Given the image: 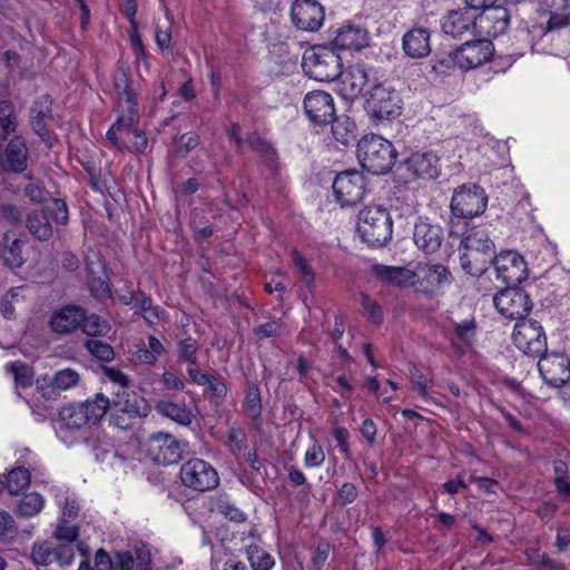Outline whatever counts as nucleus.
I'll return each mask as SVG.
<instances>
[{
    "label": "nucleus",
    "instance_id": "f257e3e1",
    "mask_svg": "<svg viewBox=\"0 0 570 570\" xmlns=\"http://www.w3.org/2000/svg\"><path fill=\"white\" fill-rule=\"evenodd\" d=\"M367 47V38H333L330 46L315 45L307 49L302 67L316 81H332L341 75L343 61H348Z\"/></svg>",
    "mask_w": 570,
    "mask_h": 570
},
{
    "label": "nucleus",
    "instance_id": "f03ea898",
    "mask_svg": "<svg viewBox=\"0 0 570 570\" xmlns=\"http://www.w3.org/2000/svg\"><path fill=\"white\" fill-rule=\"evenodd\" d=\"M115 111L117 119L109 128L106 137L119 149L129 148L131 136L138 120L136 94L125 70L119 69L114 77Z\"/></svg>",
    "mask_w": 570,
    "mask_h": 570
},
{
    "label": "nucleus",
    "instance_id": "7ed1b4c3",
    "mask_svg": "<svg viewBox=\"0 0 570 570\" xmlns=\"http://www.w3.org/2000/svg\"><path fill=\"white\" fill-rule=\"evenodd\" d=\"M109 404V399L99 393L85 403L61 407L55 426L57 436L68 446L78 443L82 439L81 429L89 423H98L105 416Z\"/></svg>",
    "mask_w": 570,
    "mask_h": 570
},
{
    "label": "nucleus",
    "instance_id": "20e7f679",
    "mask_svg": "<svg viewBox=\"0 0 570 570\" xmlns=\"http://www.w3.org/2000/svg\"><path fill=\"white\" fill-rule=\"evenodd\" d=\"M356 232L368 246L385 245L392 238L393 232L389 210L381 205L366 206L357 215Z\"/></svg>",
    "mask_w": 570,
    "mask_h": 570
},
{
    "label": "nucleus",
    "instance_id": "39448f33",
    "mask_svg": "<svg viewBox=\"0 0 570 570\" xmlns=\"http://www.w3.org/2000/svg\"><path fill=\"white\" fill-rule=\"evenodd\" d=\"M361 166L373 175L387 173L396 159V151L391 141L379 136L363 137L356 148Z\"/></svg>",
    "mask_w": 570,
    "mask_h": 570
},
{
    "label": "nucleus",
    "instance_id": "423d86ee",
    "mask_svg": "<svg viewBox=\"0 0 570 570\" xmlns=\"http://www.w3.org/2000/svg\"><path fill=\"white\" fill-rule=\"evenodd\" d=\"M68 222V208L61 199H49L46 205L31 212L27 217V227L40 240L49 239L53 234V225Z\"/></svg>",
    "mask_w": 570,
    "mask_h": 570
},
{
    "label": "nucleus",
    "instance_id": "0eeeda50",
    "mask_svg": "<svg viewBox=\"0 0 570 570\" xmlns=\"http://www.w3.org/2000/svg\"><path fill=\"white\" fill-rule=\"evenodd\" d=\"M401 95L392 87L375 85L365 100V110L375 122L392 120L402 112Z\"/></svg>",
    "mask_w": 570,
    "mask_h": 570
},
{
    "label": "nucleus",
    "instance_id": "6e6552de",
    "mask_svg": "<svg viewBox=\"0 0 570 570\" xmlns=\"http://www.w3.org/2000/svg\"><path fill=\"white\" fill-rule=\"evenodd\" d=\"M411 283L409 286L415 293L433 295L442 286L450 284L452 276L448 268L441 264L417 263L411 268Z\"/></svg>",
    "mask_w": 570,
    "mask_h": 570
},
{
    "label": "nucleus",
    "instance_id": "1a4fd4ad",
    "mask_svg": "<svg viewBox=\"0 0 570 570\" xmlns=\"http://www.w3.org/2000/svg\"><path fill=\"white\" fill-rule=\"evenodd\" d=\"M488 205L485 190L476 184H463L454 189L451 210L456 217L472 218L481 215Z\"/></svg>",
    "mask_w": 570,
    "mask_h": 570
},
{
    "label": "nucleus",
    "instance_id": "9d476101",
    "mask_svg": "<svg viewBox=\"0 0 570 570\" xmlns=\"http://www.w3.org/2000/svg\"><path fill=\"white\" fill-rule=\"evenodd\" d=\"M512 341L518 350L533 357L547 351V337L541 324L535 320H520L514 325Z\"/></svg>",
    "mask_w": 570,
    "mask_h": 570
},
{
    "label": "nucleus",
    "instance_id": "9b49d317",
    "mask_svg": "<svg viewBox=\"0 0 570 570\" xmlns=\"http://www.w3.org/2000/svg\"><path fill=\"white\" fill-rule=\"evenodd\" d=\"M335 200L342 207H352L358 204L367 191L365 177L357 170L340 173L333 184Z\"/></svg>",
    "mask_w": 570,
    "mask_h": 570
},
{
    "label": "nucleus",
    "instance_id": "f8f14e48",
    "mask_svg": "<svg viewBox=\"0 0 570 570\" xmlns=\"http://www.w3.org/2000/svg\"><path fill=\"white\" fill-rule=\"evenodd\" d=\"M179 476L183 484L195 491H208L219 483L217 471L205 460L190 459L181 464Z\"/></svg>",
    "mask_w": 570,
    "mask_h": 570
},
{
    "label": "nucleus",
    "instance_id": "ddd939ff",
    "mask_svg": "<svg viewBox=\"0 0 570 570\" xmlns=\"http://www.w3.org/2000/svg\"><path fill=\"white\" fill-rule=\"evenodd\" d=\"M494 53L490 38H474L456 48L451 60L461 69H473L487 62Z\"/></svg>",
    "mask_w": 570,
    "mask_h": 570
},
{
    "label": "nucleus",
    "instance_id": "4468645a",
    "mask_svg": "<svg viewBox=\"0 0 570 570\" xmlns=\"http://www.w3.org/2000/svg\"><path fill=\"white\" fill-rule=\"evenodd\" d=\"M492 266L498 279L507 285H518L528 277L524 258L514 250H502L494 256Z\"/></svg>",
    "mask_w": 570,
    "mask_h": 570
},
{
    "label": "nucleus",
    "instance_id": "2eb2a0df",
    "mask_svg": "<svg viewBox=\"0 0 570 570\" xmlns=\"http://www.w3.org/2000/svg\"><path fill=\"white\" fill-rule=\"evenodd\" d=\"M493 304L502 316L511 320H522L532 307L528 294L515 288L514 285L495 294Z\"/></svg>",
    "mask_w": 570,
    "mask_h": 570
},
{
    "label": "nucleus",
    "instance_id": "dca6fc26",
    "mask_svg": "<svg viewBox=\"0 0 570 570\" xmlns=\"http://www.w3.org/2000/svg\"><path fill=\"white\" fill-rule=\"evenodd\" d=\"M303 108L306 117L315 125L332 124L336 117L334 99L324 90H314L305 95Z\"/></svg>",
    "mask_w": 570,
    "mask_h": 570
},
{
    "label": "nucleus",
    "instance_id": "f3484780",
    "mask_svg": "<svg viewBox=\"0 0 570 570\" xmlns=\"http://www.w3.org/2000/svg\"><path fill=\"white\" fill-rule=\"evenodd\" d=\"M538 370L543 381L554 387H561L570 380V358L561 353L539 356Z\"/></svg>",
    "mask_w": 570,
    "mask_h": 570
},
{
    "label": "nucleus",
    "instance_id": "a211bd4d",
    "mask_svg": "<svg viewBox=\"0 0 570 570\" xmlns=\"http://www.w3.org/2000/svg\"><path fill=\"white\" fill-rule=\"evenodd\" d=\"M291 17L297 30L315 32L324 21V9L315 0H296L292 6Z\"/></svg>",
    "mask_w": 570,
    "mask_h": 570
},
{
    "label": "nucleus",
    "instance_id": "6ab92c4d",
    "mask_svg": "<svg viewBox=\"0 0 570 570\" xmlns=\"http://www.w3.org/2000/svg\"><path fill=\"white\" fill-rule=\"evenodd\" d=\"M147 451L154 462L164 465L176 463L181 454L179 442L165 433L150 436Z\"/></svg>",
    "mask_w": 570,
    "mask_h": 570
},
{
    "label": "nucleus",
    "instance_id": "aec40b11",
    "mask_svg": "<svg viewBox=\"0 0 570 570\" xmlns=\"http://www.w3.org/2000/svg\"><path fill=\"white\" fill-rule=\"evenodd\" d=\"M413 240L421 250L433 254L441 247L443 229L439 224L420 217L414 225Z\"/></svg>",
    "mask_w": 570,
    "mask_h": 570
},
{
    "label": "nucleus",
    "instance_id": "412c9836",
    "mask_svg": "<svg viewBox=\"0 0 570 570\" xmlns=\"http://www.w3.org/2000/svg\"><path fill=\"white\" fill-rule=\"evenodd\" d=\"M406 169L416 178L435 179L441 173L440 158L432 151H416L405 160Z\"/></svg>",
    "mask_w": 570,
    "mask_h": 570
},
{
    "label": "nucleus",
    "instance_id": "4be33fe9",
    "mask_svg": "<svg viewBox=\"0 0 570 570\" xmlns=\"http://www.w3.org/2000/svg\"><path fill=\"white\" fill-rule=\"evenodd\" d=\"M370 81V75L365 66L356 65L342 75L338 82V92L344 99L357 98Z\"/></svg>",
    "mask_w": 570,
    "mask_h": 570
},
{
    "label": "nucleus",
    "instance_id": "5701e85b",
    "mask_svg": "<svg viewBox=\"0 0 570 570\" xmlns=\"http://www.w3.org/2000/svg\"><path fill=\"white\" fill-rule=\"evenodd\" d=\"M548 8L543 13L546 32H560L570 24V0H542Z\"/></svg>",
    "mask_w": 570,
    "mask_h": 570
},
{
    "label": "nucleus",
    "instance_id": "b1692460",
    "mask_svg": "<svg viewBox=\"0 0 570 570\" xmlns=\"http://www.w3.org/2000/svg\"><path fill=\"white\" fill-rule=\"evenodd\" d=\"M475 14L468 10L450 11L442 19V31L445 36H462L475 32Z\"/></svg>",
    "mask_w": 570,
    "mask_h": 570
},
{
    "label": "nucleus",
    "instance_id": "393cba45",
    "mask_svg": "<svg viewBox=\"0 0 570 570\" xmlns=\"http://www.w3.org/2000/svg\"><path fill=\"white\" fill-rule=\"evenodd\" d=\"M411 268L406 266H387L374 264L371 266V275L387 286L404 287L411 283Z\"/></svg>",
    "mask_w": 570,
    "mask_h": 570
},
{
    "label": "nucleus",
    "instance_id": "a878e982",
    "mask_svg": "<svg viewBox=\"0 0 570 570\" xmlns=\"http://www.w3.org/2000/svg\"><path fill=\"white\" fill-rule=\"evenodd\" d=\"M248 535L247 540H249V542L245 543L244 548L252 569L272 570L275 566V559L259 546V539L256 537V530L250 528ZM243 541H246V538H244Z\"/></svg>",
    "mask_w": 570,
    "mask_h": 570
},
{
    "label": "nucleus",
    "instance_id": "bb28decb",
    "mask_svg": "<svg viewBox=\"0 0 570 570\" xmlns=\"http://www.w3.org/2000/svg\"><path fill=\"white\" fill-rule=\"evenodd\" d=\"M28 149L24 139L20 136L13 137L8 144L1 159V166L6 170L21 173L27 168Z\"/></svg>",
    "mask_w": 570,
    "mask_h": 570
},
{
    "label": "nucleus",
    "instance_id": "cd10ccee",
    "mask_svg": "<svg viewBox=\"0 0 570 570\" xmlns=\"http://www.w3.org/2000/svg\"><path fill=\"white\" fill-rule=\"evenodd\" d=\"M51 118V100L48 96H42L36 100L31 107V125L48 147L52 146L47 120Z\"/></svg>",
    "mask_w": 570,
    "mask_h": 570
},
{
    "label": "nucleus",
    "instance_id": "c85d7f7f",
    "mask_svg": "<svg viewBox=\"0 0 570 570\" xmlns=\"http://www.w3.org/2000/svg\"><path fill=\"white\" fill-rule=\"evenodd\" d=\"M82 320L83 309L75 305H68L53 313L50 326L57 333H69L77 330Z\"/></svg>",
    "mask_w": 570,
    "mask_h": 570
},
{
    "label": "nucleus",
    "instance_id": "c756f323",
    "mask_svg": "<svg viewBox=\"0 0 570 570\" xmlns=\"http://www.w3.org/2000/svg\"><path fill=\"white\" fill-rule=\"evenodd\" d=\"M134 348L135 360L147 365L155 364L166 353L164 344L153 335L148 336L147 343L136 344Z\"/></svg>",
    "mask_w": 570,
    "mask_h": 570
},
{
    "label": "nucleus",
    "instance_id": "7c9ffc66",
    "mask_svg": "<svg viewBox=\"0 0 570 570\" xmlns=\"http://www.w3.org/2000/svg\"><path fill=\"white\" fill-rule=\"evenodd\" d=\"M494 250L484 252H464L460 257L462 268L472 276L482 275L488 265L492 264Z\"/></svg>",
    "mask_w": 570,
    "mask_h": 570
},
{
    "label": "nucleus",
    "instance_id": "2f4dec72",
    "mask_svg": "<svg viewBox=\"0 0 570 570\" xmlns=\"http://www.w3.org/2000/svg\"><path fill=\"white\" fill-rule=\"evenodd\" d=\"M132 564V558L128 554L117 553L115 558L111 559L102 549L96 552L97 570H131Z\"/></svg>",
    "mask_w": 570,
    "mask_h": 570
},
{
    "label": "nucleus",
    "instance_id": "473e14b6",
    "mask_svg": "<svg viewBox=\"0 0 570 570\" xmlns=\"http://www.w3.org/2000/svg\"><path fill=\"white\" fill-rule=\"evenodd\" d=\"M156 410L161 415L167 416L181 425H188L191 423L193 413L184 405L169 401H161L157 403Z\"/></svg>",
    "mask_w": 570,
    "mask_h": 570
},
{
    "label": "nucleus",
    "instance_id": "72a5a7b5",
    "mask_svg": "<svg viewBox=\"0 0 570 570\" xmlns=\"http://www.w3.org/2000/svg\"><path fill=\"white\" fill-rule=\"evenodd\" d=\"M475 336V325L473 321H463L455 324L452 337L453 346L458 347L461 353L469 348Z\"/></svg>",
    "mask_w": 570,
    "mask_h": 570
},
{
    "label": "nucleus",
    "instance_id": "f704fd0d",
    "mask_svg": "<svg viewBox=\"0 0 570 570\" xmlns=\"http://www.w3.org/2000/svg\"><path fill=\"white\" fill-rule=\"evenodd\" d=\"M31 558L36 564L46 566L52 561H58L61 566H68L72 562V554L68 551V558L62 559L56 556L48 543L36 544L31 552Z\"/></svg>",
    "mask_w": 570,
    "mask_h": 570
},
{
    "label": "nucleus",
    "instance_id": "c9c22d12",
    "mask_svg": "<svg viewBox=\"0 0 570 570\" xmlns=\"http://www.w3.org/2000/svg\"><path fill=\"white\" fill-rule=\"evenodd\" d=\"M402 49L406 57L421 59L430 55L432 47L430 38H402Z\"/></svg>",
    "mask_w": 570,
    "mask_h": 570
},
{
    "label": "nucleus",
    "instance_id": "e433bc0d",
    "mask_svg": "<svg viewBox=\"0 0 570 570\" xmlns=\"http://www.w3.org/2000/svg\"><path fill=\"white\" fill-rule=\"evenodd\" d=\"M45 507V499L37 492H31L21 498L17 504V513L22 518H32L40 513Z\"/></svg>",
    "mask_w": 570,
    "mask_h": 570
},
{
    "label": "nucleus",
    "instance_id": "4c0bfd02",
    "mask_svg": "<svg viewBox=\"0 0 570 570\" xmlns=\"http://www.w3.org/2000/svg\"><path fill=\"white\" fill-rule=\"evenodd\" d=\"M465 252L494 250L492 240L484 230L478 229L470 232L462 240Z\"/></svg>",
    "mask_w": 570,
    "mask_h": 570
},
{
    "label": "nucleus",
    "instance_id": "58836bf2",
    "mask_svg": "<svg viewBox=\"0 0 570 570\" xmlns=\"http://www.w3.org/2000/svg\"><path fill=\"white\" fill-rule=\"evenodd\" d=\"M30 480L29 470L18 466L9 471L6 479V485L11 494H19L29 487Z\"/></svg>",
    "mask_w": 570,
    "mask_h": 570
},
{
    "label": "nucleus",
    "instance_id": "ea45409f",
    "mask_svg": "<svg viewBox=\"0 0 570 570\" xmlns=\"http://www.w3.org/2000/svg\"><path fill=\"white\" fill-rule=\"evenodd\" d=\"M114 394L115 397L112 400V403L118 411L127 414L129 417L140 416V411L138 405L136 404L135 395L130 393L128 389L124 391L114 392Z\"/></svg>",
    "mask_w": 570,
    "mask_h": 570
},
{
    "label": "nucleus",
    "instance_id": "a19ab883",
    "mask_svg": "<svg viewBox=\"0 0 570 570\" xmlns=\"http://www.w3.org/2000/svg\"><path fill=\"white\" fill-rule=\"evenodd\" d=\"M292 261L294 267L297 269V273L301 279L305 283L308 291H313L315 286V273L313 271L312 265L297 250L292 252Z\"/></svg>",
    "mask_w": 570,
    "mask_h": 570
},
{
    "label": "nucleus",
    "instance_id": "79ce46f5",
    "mask_svg": "<svg viewBox=\"0 0 570 570\" xmlns=\"http://www.w3.org/2000/svg\"><path fill=\"white\" fill-rule=\"evenodd\" d=\"M531 564L539 566L540 570H564L562 563L551 559L548 554L540 552L537 548H528L524 551Z\"/></svg>",
    "mask_w": 570,
    "mask_h": 570
},
{
    "label": "nucleus",
    "instance_id": "37998d69",
    "mask_svg": "<svg viewBox=\"0 0 570 570\" xmlns=\"http://www.w3.org/2000/svg\"><path fill=\"white\" fill-rule=\"evenodd\" d=\"M82 332L89 336H102L107 335L110 331L109 324L97 315L86 316L83 313V320L80 326Z\"/></svg>",
    "mask_w": 570,
    "mask_h": 570
},
{
    "label": "nucleus",
    "instance_id": "c03bdc74",
    "mask_svg": "<svg viewBox=\"0 0 570 570\" xmlns=\"http://www.w3.org/2000/svg\"><path fill=\"white\" fill-rule=\"evenodd\" d=\"M7 371L11 372L17 385L22 387L30 386L33 382L32 368L22 362H13L6 366Z\"/></svg>",
    "mask_w": 570,
    "mask_h": 570
},
{
    "label": "nucleus",
    "instance_id": "a18cd8bd",
    "mask_svg": "<svg viewBox=\"0 0 570 570\" xmlns=\"http://www.w3.org/2000/svg\"><path fill=\"white\" fill-rule=\"evenodd\" d=\"M18 121L12 104L8 100L0 101V126L7 137L16 131Z\"/></svg>",
    "mask_w": 570,
    "mask_h": 570
},
{
    "label": "nucleus",
    "instance_id": "49530a36",
    "mask_svg": "<svg viewBox=\"0 0 570 570\" xmlns=\"http://www.w3.org/2000/svg\"><path fill=\"white\" fill-rule=\"evenodd\" d=\"M79 381V373L68 367L60 370L55 374L52 385L58 390L66 391L78 385Z\"/></svg>",
    "mask_w": 570,
    "mask_h": 570
},
{
    "label": "nucleus",
    "instance_id": "de8ad7c7",
    "mask_svg": "<svg viewBox=\"0 0 570 570\" xmlns=\"http://www.w3.org/2000/svg\"><path fill=\"white\" fill-rule=\"evenodd\" d=\"M1 256L9 267H19L22 265L23 259L21 255V242L13 238L10 246L2 249Z\"/></svg>",
    "mask_w": 570,
    "mask_h": 570
},
{
    "label": "nucleus",
    "instance_id": "09e8293b",
    "mask_svg": "<svg viewBox=\"0 0 570 570\" xmlns=\"http://www.w3.org/2000/svg\"><path fill=\"white\" fill-rule=\"evenodd\" d=\"M325 461V452L322 445L314 440L304 454V465L308 469L320 468Z\"/></svg>",
    "mask_w": 570,
    "mask_h": 570
},
{
    "label": "nucleus",
    "instance_id": "8fccbe9b",
    "mask_svg": "<svg viewBox=\"0 0 570 570\" xmlns=\"http://www.w3.org/2000/svg\"><path fill=\"white\" fill-rule=\"evenodd\" d=\"M490 19L494 22L492 36H503L508 31L510 14L505 9L495 8Z\"/></svg>",
    "mask_w": 570,
    "mask_h": 570
},
{
    "label": "nucleus",
    "instance_id": "3c124183",
    "mask_svg": "<svg viewBox=\"0 0 570 570\" xmlns=\"http://www.w3.org/2000/svg\"><path fill=\"white\" fill-rule=\"evenodd\" d=\"M87 350L92 354L95 357L101 361H110L114 358V351L112 348L98 340H89L86 343Z\"/></svg>",
    "mask_w": 570,
    "mask_h": 570
},
{
    "label": "nucleus",
    "instance_id": "603ef678",
    "mask_svg": "<svg viewBox=\"0 0 570 570\" xmlns=\"http://www.w3.org/2000/svg\"><path fill=\"white\" fill-rule=\"evenodd\" d=\"M362 306L365 315L374 323H380L383 318L382 308L379 303L367 295L362 296Z\"/></svg>",
    "mask_w": 570,
    "mask_h": 570
},
{
    "label": "nucleus",
    "instance_id": "864d4df0",
    "mask_svg": "<svg viewBox=\"0 0 570 570\" xmlns=\"http://www.w3.org/2000/svg\"><path fill=\"white\" fill-rule=\"evenodd\" d=\"M411 382L414 389L417 391L419 395L425 401L431 400V396L428 392V380L423 376V374L415 367L411 370Z\"/></svg>",
    "mask_w": 570,
    "mask_h": 570
},
{
    "label": "nucleus",
    "instance_id": "5fc2aeb1",
    "mask_svg": "<svg viewBox=\"0 0 570 570\" xmlns=\"http://www.w3.org/2000/svg\"><path fill=\"white\" fill-rule=\"evenodd\" d=\"M217 510L232 521L240 522L245 520L244 513L228 501H220L217 504Z\"/></svg>",
    "mask_w": 570,
    "mask_h": 570
},
{
    "label": "nucleus",
    "instance_id": "6e6d98bb",
    "mask_svg": "<svg viewBox=\"0 0 570 570\" xmlns=\"http://www.w3.org/2000/svg\"><path fill=\"white\" fill-rule=\"evenodd\" d=\"M85 262L86 268L91 276H97L105 269L100 255L95 250H89L86 254Z\"/></svg>",
    "mask_w": 570,
    "mask_h": 570
},
{
    "label": "nucleus",
    "instance_id": "4d7b16f0",
    "mask_svg": "<svg viewBox=\"0 0 570 570\" xmlns=\"http://www.w3.org/2000/svg\"><path fill=\"white\" fill-rule=\"evenodd\" d=\"M105 375L108 377L110 382L118 385V391H124L129 387L130 380L121 371L115 367H106Z\"/></svg>",
    "mask_w": 570,
    "mask_h": 570
},
{
    "label": "nucleus",
    "instance_id": "13d9d810",
    "mask_svg": "<svg viewBox=\"0 0 570 570\" xmlns=\"http://www.w3.org/2000/svg\"><path fill=\"white\" fill-rule=\"evenodd\" d=\"M248 144L254 150H257V151L262 153L263 155H265L268 161L274 163L275 153H274L273 148L266 141H264L261 137H258L256 135L250 136L248 138Z\"/></svg>",
    "mask_w": 570,
    "mask_h": 570
},
{
    "label": "nucleus",
    "instance_id": "bf43d9fd",
    "mask_svg": "<svg viewBox=\"0 0 570 570\" xmlns=\"http://www.w3.org/2000/svg\"><path fill=\"white\" fill-rule=\"evenodd\" d=\"M328 553L330 544L326 541L318 542L312 558V563L315 570L322 569L328 558Z\"/></svg>",
    "mask_w": 570,
    "mask_h": 570
},
{
    "label": "nucleus",
    "instance_id": "052dcab7",
    "mask_svg": "<svg viewBox=\"0 0 570 570\" xmlns=\"http://www.w3.org/2000/svg\"><path fill=\"white\" fill-rule=\"evenodd\" d=\"M55 535L58 540L70 543L77 539L78 529L73 525H68L67 522L59 521Z\"/></svg>",
    "mask_w": 570,
    "mask_h": 570
},
{
    "label": "nucleus",
    "instance_id": "680f3d73",
    "mask_svg": "<svg viewBox=\"0 0 570 570\" xmlns=\"http://www.w3.org/2000/svg\"><path fill=\"white\" fill-rule=\"evenodd\" d=\"M120 10L121 13L128 19L132 32L137 35L138 30L135 21V16L137 12L136 0H120Z\"/></svg>",
    "mask_w": 570,
    "mask_h": 570
},
{
    "label": "nucleus",
    "instance_id": "e2e57ef3",
    "mask_svg": "<svg viewBox=\"0 0 570 570\" xmlns=\"http://www.w3.org/2000/svg\"><path fill=\"white\" fill-rule=\"evenodd\" d=\"M178 350H179V356L184 361L191 363V364L195 363V352H196V341L195 340H193V338L183 340L179 343Z\"/></svg>",
    "mask_w": 570,
    "mask_h": 570
},
{
    "label": "nucleus",
    "instance_id": "0e129e2a",
    "mask_svg": "<svg viewBox=\"0 0 570 570\" xmlns=\"http://www.w3.org/2000/svg\"><path fill=\"white\" fill-rule=\"evenodd\" d=\"M148 145V139L144 131L136 130L134 131L131 136V140L129 142V148H126L127 150H130L132 153H142Z\"/></svg>",
    "mask_w": 570,
    "mask_h": 570
},
{
    "label": "nucleus",
    "instance_id": "69168bd1",
    "mask_svg": "<svg viewBox=\"0 0 570 570\" xmlns=\"http://www.w3.org/2000/svg\"><path fill=\"white\" fill-rule=\"evenodd\" d=\"M26 194L32 202L42 203V205H46L49 199H53L48 197V193L36 184H29L26 187Z\"/></svg>",
    "mask_w": 570,
    "mask_h": 570
},
{
    "label": "nucleus",
    "instance_id": "338daca9",
    "mask_svg": "<svg viewBox=\"0 0 570 570\" xmlns=\"http://www.w3.org/2000/svg\"><path fill=\"white\" fill-rule=\"evenodd\" d=\"M333 436L340 446V451L344 454L346 459L350 458V446H348V431L345 428H336L333 432Z\"/></svg>",
    "mask_w": 570,
    "mask_h": 570
},
{
    "label": "nucleus",
    "instance_id": "774afa93",
    "mask_svg": "<svg viewBox=\"0 0 570 570\" xmlns=\"http://www.w3.org/2000/svg\"><path fill=\"white\" fill-rule=\"evenodd\" d=\"M357 497L356 487L353 483L345 482L338 491V499L342 504L352 503Z\"/></svg>",
    "mask_w": 570,
    "mask_h": 570
}]
</instances>
